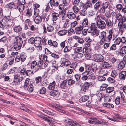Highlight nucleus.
<instances>
[{"mask_svg": "<svg viewBox=\"0 0 126 126\" xmlns=\"http://www.w3.org/2000/svg\"><path fill=\"white\" fill-rule=\"evenodd\" d=\"M47 31L48 32H52L54 30L53 27L51 25H48L47 27Z\"/></svg>", "mask_w": 126, "mask_h": 126, "instance_id": "nucleus-47", "label": "nucleus"}, {"mask_svg": "<svg viewBox=\"0 0 126 126\" xmlns=\"http://www.w3.org/2000/svg\"><path fill=\"white\" fill-rule=\"evenodd\" d=\"M84 7L86 8L88 7L91 8L92 7V4L91 3L90 1H88L86 2V3L85 4Z\"/></svg>", "mask_w": 126, "mask_h": 126, "instance_id": "nucleus-49", "label": "nucleus"}, {"mask_svg": "<svg viewBox=\"0 0 126 126\" xmlns=\"http://www.w3.org/2000/svg\"><path fill=\"white\" fill-rule=\"evenodd\" d=\"M58 67V66L57 64H54L52 65V67L51 68V71H52V73L54 72L56 69H57Z\"/></svg>", "mask_w": 126, "mask_h": 126, "instance_id": "nucleus-51", "label": "nucleus"}, {"mask_svg": "<svg viewBox=\"0 0 126 126\" xmlns=\"http://www.w3.org/2000/svg\"><path fill=\"white\" fill-rule=\"evenodd\" d=\"M83 26H79L76 27L75 30L76 31V33L78 34H79L81 33V31L83 29Z\"/></svg>", "mask_w": 126, "mask_h": 126, "instance_id": "nucleus-18", "label": "nucleus"}, {"mask_svg": "<svg viewBox=\"0 0 126 126\" xmlns=\"http://www.w3.org/2000/svg\"><path fill=\"white\" fill-rule=\"evenodd\" d=\"M119 53L121 56H123L124 54L126 53V47H122L120 49Z\"/></svg>", "mask_w": 126, "mask_h": 126, "instance_id": "nucleus-23", "label": "nucleus"}, {"mask_svg": "<svg viewBox=\"0 0 126 126\" xmlns=\"http://www.w3.org/2000/svg\"><path fill=\"white\" fill-rule=\"evenodd\" d=\"M34 21L36 24H39L42 21V19L41 17L39 16H35Z\"/></svg>", "mask_w": 126, "mask_h": 126, "instance_id": "nucleus-16", "label": "nucleus"}, {"mask_svg": "<svg viewBox=\"0 0 126 126\" xmlns=\"http://www.w3.org/2000/svg\"><path fill=\"white\" fill-rule=\"evenodd\" d=\"M114 90V88L113 87H110L107 89L106 91L107 93H110L112 92Z\"/></svg>", "mask_w": 126, "mask_h": 126, "instance_id": "nucleus-55", "label": "nucleus"}, {"mask_svg": "<svg viewBox=\"0 0 126 126\" xmlns=\"http://www.w3.org/2000/svg\"><path fill=\"white\" fill-rule=\"evenodd\" d=\"M69 40V39H68ZM69 40L70 41V46L73 47H76L77 46V43H76V41L73 40L69 39Z\"/></svg>", "mask_w": 126, "mask_h": 126, "instance_id": "nucleus-40", "label": "nucleus"}, {"mask_svg": "<svg viewBox=\"0 0 126 126\" xmlns=\"http://www.w3.org/2000/svg\"><path fill=\"white\" fill-rule=\"evenodd\" d=\"M63 62H64V66L66 67L68 66H69V65L70 64V62L66 59L63 58Z\"/></svg>", "mask_w": 126, "mask_h": 126, "instance_id": "nucleus-42", "label": "nucleus"}, {"mask_svg": "<svg viewBox=\"0 0 126 126\" xmlns=\"http://www.w3.org/2000/svg\"><path fill=\"white\" fill-rule=\"evenodd\" d=\"M64 122L68 123L66 124V126H79L78 124L76 121H74L72 120L68 119H64Z\"/></svg>", "mask_w": 126, "mask_h": 126, "instance_id": "nucleus-4", "label": "nucleus"}, {"mask_svg": "<svg viewBox=\"0 0 126 126\" xmlns=\"http://www.w3.org/2000/svg\"><path fill=\"white\" fill-rule=\"evenodd\" d=\"M35 40V38L33 37L31 38L28 40V42L31 44H34V42Z\"/></svg>", "mask_w": 126, "mask_h": 126, "instance_id": "nucleus-62", "label": "nucleus"}, {"mask_svg": "<svg viewBox=\"0 0 126 126\" xmlns=\"http://www.w3.org/2000/svg\"><path fill=\"white\" fill-rule=\"evenodd\" d=\"M102 65L103 67L107 68H108L110 67V64L106 61L103 62L102 63Z\"/></svg>", "mask_w": 126, "mask_h": 126, "instance_id": "nucleus-29", "label": "nucleus"}, {"mask_svg": "<svg viewBox=\"0 0 126 126\" xmlns=\"http://www.w3.org/2000/svg\"><path fill=\"white\" fill-rule=\"evenodd\" d=\"M95 61L97 62H101L104 61V57L101 54H95L94 56Z\"/></svg>", "mask_w": 126, "mask_h": 126, "instance_id": "nucleus-6", "label": "nucleus"}, {"mask_svg": "<svg viewBox=\"0 0 126 126\" xmlns=\"http://www.w3.org/2000/svg\"><path fill=\"white\" fill-rule=\"evenodd\" d=\"M126 22V19H124L123 20L120 21L118 24V26L119 28L121 27L122 26V25H123V23Z\"/></svg>", "mask_w": 126, "mask_h": 126, "instance_id": "nucleus-43", "label": "nucleus"}, {"mask_svg": "<svg viewBox=\"0 0 126 126\" xmlns=\"http://www.w3.org/2000/svg\"><path fill=\"white\" fill-rule=\"evenodd\" d=\"M48 43L49 45L55 47H57L58 45V43L57 42L55 41H52L51 40H48Z\"/></svg>", "mask_w": 126, "mask_h": 126, "instance_id": "nucleus-10", "label": "nucleus"}, {"mask_svg": "<svg viewBox=\"0 0 126 126\" xmlns=\"http://www.w3.org/2000/svg\"><path fill=\"white\" fill-rule=\"evenodd\" d=\"M83 55L82 53H78L75 54V56L77 60H79L82 59V58Z\"/></svg>", "mask_w": 126, "mask_h": 126, "instance_id": "nucleus-26", "label": "nucleus"}, {"mask_svg": "<svg viewBox=\"0 0 126 126\" xmlns=\"http://www.w3.org/2000/svg\"><path fill=\"white\" fill-rule=\"evenodd\" d=\"M107 84H103L100 86V89L101 90H105L106 89V88L107 87Z\"/></svg>", "mask_w": 126, "mask_h": 126, "instance_id": "nucleus-61", "label": "nucleus"}, {"mask_svg": "<svg viewBox=\"0 0 126 126\" xmlns=\"http://www.w3.org/2000/svg\"><path fill=\"white\" fill-rule=\"evenodd\" d=\"M4 20H7L6 22H12L13 21L12 18L11 17H10L9 16H5L4 17Z\"/></svg>", "mask_w": 126, "mask_h": 126, "instance_id": "nucleus-36", "label": "nucleus"}, {"mask_svg": "<svg viewBox=\"0 0 126 126\" xmlns=\"http://www.w3.org/2000/svg\"><path fill=\"white\" fill-rule=\"evenodd\" d=\"M103 15L101 14H100L98 15H96V17L95 18V19L96 20V21L101 20V19H102L103 20H104L105 19V17H103Z\"/></svg>", "mask_w": 126, "mask_h": 126, "instance_id": "nucleus-34", "label": "nucleus"}, {"mask_svg": "<svg viewBox=\"0 0 126 126\" xmlns=\"http://www.w3.org/2000/svg\"><path fill=\"white\" fill-rule=\"evenodd\" d=\"M38 116L40 118H42L45 121L48 122L50 123L52 122V118L49 116L42 114L38 115Z\"/></svg>", "mask_w": 126, "mask_h": 126, "instance_id": "nucleus-7", "label": "nucleus"}, {"mask_svg": "<svg viewBox=\"0 0 126 126\" xmlns=\"http://www.w3.org/2000/svg\"><path fill=\"white\" fill-rule=\"evenodd\" d=\"M64 48L63 52L64 53H67L70 51V50L72 49V47H71L68 46H66Z\"/></svg>", "mask_w": 126, "mask_h": 126, "instance_id": "nucleus-25", "label": "nucleus"}, {"mask_svg": "<svg viewBox=\"0 0 126 126\" xmlns=\"http://www.w3.org/2000/svg\"><path fill=\"white\" fill-rule=\"evenodd\" d=\"M107 80L109 82L111 83H113L115 82V78L113 77L112 78L109 77L107 79Z\"/></svg>", "mask_w": 126, "mask_h": 126, "instance_id": "nucleus-54", "label": "nucleus"}, {"mask_svg": "<svg viewBox=\"0 0 126 126\" xmlns=\"http://www.w3.org/2000/svg\"><path fill=\"white\" fill-rule=\"evenodd\" d=\"M39 12V10L38 9L34 8V14L35 16H38Z\"/></svg>", "mask_w": 126, "mask_h": 126, "instance_id": "nucleus-63", "label": "nucleus"}, {"mask_svg": "<svg viewBox=\"0 0 126 126\" xmlns=\"http://www.w3.org/2000/svg\"><path fill=\"white\" fill-rule=\"evenodd\" d=\"M67 16L69 19H73L76 17V15L73 13L69 12L67 14Z\"/></svg>", "mask_w": 126, "mask_h": 126, "instance_id": "nucleus-22", "label": "nucleus"}, {"mask_svg": "<svg viewBox=\"0 0 126 126\" xmlns=\"http://www.w3.org/2000/svg\"><path fill=\"white\" fill-rule=\"evenodd\" d=\"M101 5V3L99 1H97L94 5V7L95 9L97 10L100 8Z\"/></svg>", "mask_w": 126, "mask_h": 126, "instance_id": "nucleus-39", "label": "nucleus"}, {"mask_svg": "<svg viewBox=\"0 0 126 126\" xmlns=\"http://www.w3.org/2000/svg\"><path fill=\"white\" fill-rule=\"evenodd\" d=\"M104 20L106 25L108 27H112L113 23L112 20L109 18H105Z\"/></svg>", "mask_w": 126, "mask_h": 126, "instance_id": "nucleus-8", "label": "nucleus"}, {"mask_svg": "<svg viewBox=\"0 0 126 126\" xmlns=\"http://www.w3.org/2000/svg\"><path fill=\"white\" fill-rule=\"evenodd\" d=\"M14 31L16 33L20 32L22 30V28L21 26L19 25L16 26L13 28Z\"/></svg>", "mask_w": 126, "mask_h": 126, "instance_id": "nucleus-21", "label": "nucleus"}, {"mask_svg": "<svg viewBox=\"0 0 126 126\" xmlns=\"http://www.w3.org/2000/svg\"><path fill=\"white\" fill-rule=\"evenodd\" d=\"M120 79L122 80H124L125 79L126 77V71H122L120 72L119 75Z\"/></svg>", "mask_w": 126, "mask_h": 126, "instance_id": "nucleus-14", "label": "nucleus"}, {"mask_svg": "<svg viewBox=\"0 0 126 126\" xmlns=\"http://www.w3.org/2000/svg\"><path fill=\"white\" fill-rule=\"evenodd\" d=\"M96 25V24L95 23H92L87 29V31L89 33H91L92 35L98 36L99 35V32L95 28Z\"/></svg>", "mask_w": 126, "mask_h": 126, "instance_id": "nucleus-1", "label": "nucleus"}, {"mask_svg": "<svg viewBox=\"0 0 126 126\" xmlns=\"http://www.w3.org/2000/svg\"><path fill=\"white\" fill-rule=\"evenodd\" d=\"M111 15L112 17L115 18L116 20L120 21L124 19H126L125 16H123L120 13H117L114 12H112L111 13Z\"/></svg>", "mask_w": 126, "mask_h": 126, "instance_id": "nucleus-3", "label": "nucleus"}, {"mask_svg": "<svg viewBox=\"0 0 126 126\" xmlns=\"http://www.w3.org/2000/svg\"><path fill=\"white\" fill-rule=\"evenodd\" d=\"M82 77H81V79L83 80H86L88 78V77L87 76L88 75V74L86 73L83 72L82 73Z\"/></svg>", "mask_w": 126, "mask_h": 126, "instance_id": "nucleus-33", "label": "nucleus"}, {"mask_svg": "<svg viewBox=\"0 0 126 126\" xmlns=\"http://www.w3.org/2000/svg\"><path fill=\"white\" fill-rule=\"evenodd\" d=\"M85 69L86 71L84 72V73H86L88 74L89 76H90L93 73L92 72L91 67V68L89 66H85Z\"/></svg>", "mask_w": 126, "mask_h": 126, "instance_id": "nucleus-13", "label": "nucleus"}, {"mask_svg": "<svg viewBox=\"0 0 126 126\" xmlns=\"http://www.w3.org/2000/svg\"><path fill=\"white\" fill-rule=\"evenodd\" d=\"M22 45L21 44L15 42L14 46V48L16 50H18L21 48Z\"/></svg>", "mask_w": 126, "mask_h": 126, "instance_id": "nucleus-20", "label": "nucleus"}, {"mask_svg": "<svg viewBox=\"0 0 126 126\" xmlns=\"http://www.w3.org/2000/svg\"><path fill=\"white\" fill-rule=\"evenodd\" d=\"M7 6L10 9H12L15 7L14 3L13 2L10 3L8 4Z\"/></svg>", "mask_w": 126, "mask_h": 126, "instance_id": "nucleus-53", "label": "nucleus"}, {"mask_svg": "<svg viewBox=\"0 0 126 126\" xmlns=\"http://www.w3.org/2000/svg\"><path fill=\"white\" fill-rule=\"evenodd\" d=\"M89 99L88 96L87 95H84L81 97L79 99V102H82L87 101Z\"/></svg>", "mask_w": 126, "mask_h": 126, "instance_id": "nucleus-17", "label": "nucleus"}, {"mask_svg": "<svg viewBox=\"0 0 126 126\" xmlns=\"http://www.w3.org/2000/svg\"><path fill=\"white\" fill-rule=\"evenodd\" d=\"M103 106L109 108H113L114 107V105L112 104L108 103H104L103 104Z\"/></svg>", "mask_w": 126, "mask_h": 126, "instance_id": "nucleus-31", "label": "nucleus"}, {"mask_svg": "<svg viewBox=\"0 0 126 126\" xmlns=\"http://www.w3.org/2000/svg\"><path fill=\"white\" fill-rule=\"evenodd\" d=\"M121 37H118L115 40L114 43L116 45H119L121 42Z\"/></svg>", "mask_w": 126, "mask_h": 126, "instance_id": "nucleus-45", "label": "nucleus"}, {"mask_svg": "<svg viewBox=\"0 0 126 126\" xmlns=\"http://www.w3.org/2000/svg\"><path fill=\"white\" fill-rule=\"evenodd\" d=\"M67 82V80H64L61 84L60 86L62 89H64L66 87Z\"/></svg>", "mask_w": 126, "mask_h": 126, "instance_id": "nucleus-41", "label": "nucleus"}, {"mask_svg": "<svg viewBox=\"0 0 126 126\" xmlns=\"http://www.w3.org/2000/svg\"><path fill=\"white\" fill-rule=\"evenodd\" d=\"M30 80L29 78H27L26 79L24 82V88H27L28 85V84L29 83Z\"/></svg>", "mask_w": 126, "mask_h": 126, "instance_id": "nucleus-52", "label": "nucleus"}, {"mask_svg": "<svg viewBox=\"0 0 126 126\" xmlns=\"http://www.w3.org/2000/svg\"><path fill=\"white\" fill-rule=\"evenodd\" d=\"M60 0H50L49 3L50 6L51 7L54 6L55 7H57L60 3Z\"/></svg>", "mask_w": 126, "mask_h": 126, "instance_id": "nucleus-9", "label": "nucleus"}, {"mask_svg": "<svg viewBox=\"0 0 126 126\" xmlns=\"http://www.w3.org/2000/svg\"><path fill=\"white\" fill-rule=\"evenodd\" d=\"M88 24V19L86 18H84L82 22V26H83V27L87 26Z\"/></svg>", "mask_w": 126, "mask_h": 126, "instance_id": "nucleus-38", "label": "nucleus"}, {"mask_svg": "<svg viewBox=\"0 0 126 126\" xmlns=\"http://www.w3.org/2000/svg\"><path fill=\"white\" fill-rule=\"evenodd\" d=\"M67 31L66 30H63L59 31L58 32V35L60 36L65 35L67 33Z\"/></svg>", "mask_w": 126, "mask_h": 126, "instance_id": "nucleus-28", "label": "nucleus"}, {"mask_svg": "<svg viewBox=\"0 0 126 126\" xmlns=\"http://www.w3.org/2000/svg\"><path fill=\"white\" fill-rule=\"evenodd\" d=\"M35 67V69L36 68V70L35 71H37L38 69H37V63L36 61H34L32 62L31 63V68L32 69H33L34 67Z\"/></svg>", "mask_w": 126, "mask_h": 126, "instance_id": "nucleus-24", "label": "nucleus"}, {"mask_svg": "<svg viewBox=\"0 0 126 126\" xmlns=\"http://www.w3.org/2000/svg\"><path fill=\"white\" fill-rule=\"evenodd\" d=\"M96 24L97 27L100 29H103L105 28L106 24L105 23L102 21L97 20L96 21Z\"/></svg>", "mask_w": 126, "mask_h": 126, "instance_id": "nucleus-5", "label": "nucleus"}, {"mask_svg": "<svg viewBox=\"0 0 126 126\" xmlns=\"http://www.w3.org/2000/svg\"><path fill=\"white\" fill-rule=\"evenodd\" d=\"M42 39L39 37L35 38L34 46L37 47L39 50H41L42 49V45L41 43Z\"/></svg>", "mask_w": 126, "mask_h": 126, "instance_id": "nucleus-2", "label": "nucleus"}, {"mask_svg": "<svg viewBox=\"0 0 126 126\" xmlns=\"http://www.w3.org/2000/svg\"><path fill=\"white\" fill-rule=\"evenodd\" d=\"M126 62L122 61L120 62L118 66L117 69L118 70L120 71L123 69L125 66Z\"/></svg>", "mask_w": 126, "mask_h": 126, "instance_id": "nucleus-11", "label": "nucleus"}, {"mask_svg": "<svg viewBox=\"0 0 126 126\" xmlns=\"http://www.w3.org/2000/svg\"><path fill=\"white\" fill-rule=\"evenodd\" d=\"M83 48L82 47H78L75 49V52L78 53L83 51Z\"/></svg>", "mask_w": 126, "mask_h": 126, "instance_id": "nucleus-44", "label": "nucleus"}, {"mask_svg": "<svg viewBox=\"0 0 126 126\" xmlns=\"http://www.w3.org/2000/svg\"><path fill=\"white\" fill-rule=\"evenodd\" d=\"M89 85L90 84L88 82H86L85 84H84V90H83V91L84 92L85 91H85L86 90H87L88 89Z\"/></svg>", "mask_w": 126, "mask_h": 126, "instance_id": "nucleus-64", "label": "nucleus"}, {"mask_svg": "<svg viewBox=\"0 0 126 126\" xmlns=\"http://www.w3.org/2000/svg\"><path fill=\"white\" fill-rule=\"evenodd\" d=\"M97 79L99 81H101L105 80L106 78L104 76H99L98 77Z\"/></svg>", "mask_w": 126, "mask_h": 126, "instance_id": "nucleus-57", "label": "nucleus"}, {"mask_svg": "<svg viewBox=\"0 0 126 126\" xmlns=\"http://www.w3.org/2000/svg\"><path fill=\"white\" fill-rule=\"evenodd\" d=\"M114 122H120L121 121L119 120H118L123 121L124 120L125 118L121 117L120 116L117 115L113 117Z\"/></svg>", "mask_w": 126, "mask_h": 126, "instance_id": "nucleus-19", "label": "nucleus"}, {"mask_svg": "<svg viewBox=\"0 0 126 126\" xmlns=\"http://www.w3.org/2000/svg\"><path fill=\"white\" fill-rule=\"evenodd\" d=\"M116 8L117 10L119 11L120 12L123 8V6L121 4H118L116 6Z\"/></svg>", "mask_w": 126, "mask_h": 126, "instance_id": "nucleus-59", "label": "nucleus"}, {"mask_svg": "<svg viewBox=\"0 0 126 126\" xmlns=\"http://www.w3.org/2000/svg\"><path fill=\"white\" fill-rule=\"evenodd\" d=\"M80 0H75L73 2V5H74L76 6H81V2H80L79 1Z\"/></svg>", "mask_w": 126, "mask_h": 126, "instance_id": "nucleus-50", "label": "nucleus"}, {"mask_svg": "<svg viewBox=\"0 0 126 126\" xmlns=\"http://www.w3.org/2000/svg\"><path fill=\"white\" fill-rule=\"evenodd\" d=\"M17 43H19L22 45L23 43V41L22 38L20 37L17 36L15 37Z\"/></svg>", "mask_w": 126, "mask_h": 126, "instance_id": "nucleus-37", "label": "nucleus"}, {"mask_svg": "<svg viewBox=\"0 0 126 126\" xmlns=\"http://www.w3.org/2000/svg\"><path fill=\"white\" fill-rule=\"evenodd\" d=\"M33 86L32 84L31 83L29 85L28 88L27 89V90L30 93L32 92L33 90Z\"/></svg>", "mask_w": 126, "mask_h": 126, "instance_id": "nucleus-46", "label": "nucleus"}, {"mask_svg": "<svg viewBox=\"0 0 126 126\" xmlns=\"http://www.w3.org/2000/svg\"><path fill=\"white\" fill-rule=\"evenodd\" d=\"M3 20L1 23H0V27L3 29H6L8 27V24L6 21Z\"/></svg>", "mask_w": 126, "mask_h": 126, "instance_id": "nucleus-12", "label": "nucleus"}, {"mask_svg": "<svg viewBox=\"0 0 126 126\" xmlns=\"http://www.w3.org/2000/svg\"><path fill=\"white\" fill-rule=\"evenodd\" d=\"M39 58L41 60L43 61V60L45 61H47V56L45 55H39Z\"/></svg>", "mask_w": 126, "mask_h": 126, "instance_id": "nucleus-30", "label": "nucleus"}, {"mask_svg": "<svg viewBox=\"0 0 126 126\" xmlns=\"http://www.w3.org/2000/svg\"><path fill=\"white\" fill-rule=\"evenodd\" d=\"M46 92V89L44 87H43L40 90V93L42 94H45Z\"/></svg>", "mask_w": 126, "mask_h": 126, "instance_id": "nucleus-58", "label": "nucleus"}, {"mask_svg": "<svg viewBox=\"0 0 126 126\" xmlns=\"http://www.w3.org/2000/svg\"><path fill=\"white\" fill-rule=\"evenodd\" d=\"M26 75L29 77L31 76L32 75L34 74L33 71L31 70H27L26 71Z\"/></svg>", "mask_w": 126, "mask_h": 126, "instance_id": "nucleus-48", "label": "nucleus"}, {"mask_svg": "<svg viewBox=\"0 0 126 126\" xmlns=\"http://www.w3.org/2000/svg\"><path fill=\"white\" fill-rule=\"evenodd\" d=\"M96 66L94 64H92L91 67L92 72L93 71L94 72H95L97 70V68L96 67Z\"/></svg>", "mask_w": 126, "mask_h": 126, "instance_id": "nucleus-60", "label": "nucleus"}, {"mask_svg": "<svg viewBox=\"0 0 126 126\" xmlns=\"http://www.w3.org/2000/svg\"><path fill=\"white\" fill-rule=\"evenodd\" d=\"M43 61L41 60L38 62V63H37V67L38 69H39L40 67H41L43 68Z\"/></svg>", "mask_w": 126, "mask_h": 126, "instance_id": "nucleus-56", "label": "nucleus"}, {"mask_svg": "<svg viewBox=\"0 0 126 126\" xmlns=\"http://www.w3.org/2000/svg\"><path fill=\"white\" fill-rule=\"evenodd\" d=\"M80 6L74 5L73 7V10L74 12L76 13H78L80 8Z\"/></svg>", "mask_w": 126, "mask_h": 126, "instance_id": "nucleus-32", "label": "nucleus"}, {"mask_svg": "<svg viewBox=\"0 0 126 126\" xmlns=\"http://www.w3.org/2000/svg\"><path fill=\"white\" fill-rule=\"evenodd\" d=\"M59 16V15L58 13H52L51 14L52 20L53 21H56L58 19Z\"/></svg>", "mask_w": 126, "mask_h": 126, "instance_id": "nucleus-15", "label": "nucleus"}, {"mask_svg": "<svg viewBox=\"0 0 126 126\" xmlns=\"http://www.w3.org/2000/svg\"><path fill=\"white\" fill-rule=\"evenodd\" d=\"M106 33L104 31H103L100 32L99 38L105 39L106 37Z\"/></svg>", "mask_w": 126, "mask_h": 126, "instance_id": "nucleus-35", "label": "nucleus"}, {"mask_svg": "<svg viewBox=\"0 0 126 126\" xmlns=\"http://www.w3.org/2000/svg\"><path fill=\"white\" fill-rule=\"evenodd\" d=\"M55 82L54 81L52 83H50L48 87L49 89L50 90L53 89L55 88Z\"/></svg>", "mask_w": 126, "mask_h": 126, "instance_id": "nucleus-27", "label": "nucleus"}]
</instances>
